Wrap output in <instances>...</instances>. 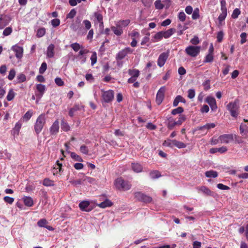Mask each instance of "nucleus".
Segmentation results:
<instances>
[{
	"label": "nucleus",
	"mask_w": 248,
	"mask_h": 248,
	"mask_svg": "<svg viewBox=\"0 0 248 248\" xmlns=\"http://www.w3.org/2000/svg\"><path fill=\"white\" fill-rule=\"evenodd\" d=\"M239 101L237 99L235 100L233 102H230L227 105V109L229 111L231 115L234 118H237L239 115V108L238 105Z\"/></svg>",
	"instance_id": "nucleus-1"
},
{
	"label": "nucleus",
	"mask_w": 248,
	"mask_h": 248,
	"mask_svg": "<svg viewBox=\"0 0 248 248\" xmlns=\"http://www.w3.org/2000/svg\"><path fill=\"white\" fill-rule=\"evenodd\" d=\"M45 123L46 118L45 115H40L37 118L34 124V130L37 135H38L41 132Z\"/></svg>",
	"instance_id": "nucleus-2"
},
{
	"label": "nucleus",
	"mask_w": 248,
	"mask_h": 248,
	"mask_svg": "<svg viewBox=\"0 0 248 248\" xmlns=\"http://www.w3.org/2000/svg\"><path fill=\"white\" fill-rule=\"evenodd\" d=\"M116 187L121 190H128L131 187V184L127 181H124L122 178L117 179L115 182Z\"/></svg>",
	"instance_id": "nucleus-3"
},
{
	"label": "nucleus",
	"mask_w": 248,
	"mask_h": 248,
	"mask_svg": "<svg viewBox=\"0 0 248 248\" xmlns=\"http://www.w3.org/2000/svg\"><path fill=\"white\" fill-rule=\"evenodd\" d=\"M102 99L103 101L105 103H110L114 99V92L111 90H109L107 91H104L102 90Z\"/></svg>",
	"instance_id": "nucleus-4"
},
{
	"label": "nucleus",
	"mask_w": 248,
	"mask_h": 248,
	"mask_svg": "<svg viewBox=\"0 0 248 248\" xmlns=\"http://www.w3.org/2000/svg\"><path fill=\"white\" fill-rule=\"evenodd\" d=\"M201 50L200 46H187L186 49V53L189 56L195 57L200 53Z\"/></svg>",
	"instance_id": "nucleus-5"
},
{
	"label": "nucleus",
	"mask_w": 248,
	"mask_h": 248,
	"mask_svg": "<svg viewBox=\"0 0 248 248\" xmlns=\"http://www.w3.org/2000/svg\"><path fill=\"white\" fill-rule=\"evenodd\" d=\"M135 198L140 202L145 203H150L152 201V198L141 192H136L134 193Z\"/></svg>",
	"instance_id": "nucleus-6"
},
{
	"label": "nucleus",
	"mask_w": 248,
	"mask_h": 248,
	"mask_svg": "<svg viewBox=\"0 0 248 248\" xmlns=\"http://www.w3.org/2000/svg\"><path fill=\"white\" fill-rule=\"evenodd\" d=\"M219 140H220V143L228 144L233 141V134H223L219 137Z\"/></svg>",
	"instance_id": "nucleus-7"
},
{
	"label": "nucleus",
	"mask_w": 248,
	"mask_h": 248,
	"mask_svg": "<svg viewBox=\"0 0 248 248\" xmlns=\"http://www.w3.org/2000/svg\"><path fill=\"white\" fill-rule=\"evenodd\" d=\"M166 88L164 86L161 87L158 91L156 96V103L158 105L161 104L164 98V93Z\"/></svg>",
	"instance_id": "nucleus-8"
},
{
	"label": "nucleus",
	"mask_w": 248,
	"mask_h": 248,
	"mask_svg": "<svg viewBox=\"0 0 248 248\" xmlns=\"http://www.w3.org/2000/svg\"><path fill=\"white\" fill-rule=\"evenodd\" d=\"M12 49L15 52L16 57L17 59H21L22 58L23 54V48L22 47L16 45L12 46Z\"/></svg>",
	"instance_id": "nucleus-9"
},
{
	"label": "nucleus",
	"mask_w": 248,
	"mask_h": 248,
	"mask_svg": "<svg viewBox=\"0 0 248 248\" xmlns=\"http://www.w3.org/2000/svg\"><path fill=\"white\" fill-rule=\"evenodd\" d=\"M169 54L167 53H162L159 56L157 60V65L160 67H162L165 63L168 58Z\"/></svg>",
	"instance_id": "nucleus-10"
},
{
	"label": "nucleus",
	"mask_w": 248,
	"mask_h": 248,
	"mask_svg": "<svg viewBox=\"0 0 248 248\" xmlns=\"http://www.w3.org/2000/svg\"><path fill=\"white\" fill-rule=\"evenodd\" d=\"M11 20V18L6 16L0 15V29H3L6 26Z\"/></svg>",
	"instance_id": "nucleus-11"
},
{
	"label": "nucleus",
	"mask_w": 248,
	"mask_h": 248,
	"mask_svg": "<svg viewBox=\"0 0 248 248\" xmlns=\"http://www.w3.org/2000/svg\"><path fill=\"white\" fill-rule=\"evenodd\" d=\"M78 206L80 209L83 211L90 212L92 210V208L90 206V202L87 201L80 202Z\"/></svg>",
	"instance_id": "nucleus-12"
},
{
	"label": "nucleus",
	"mask_w": 248,
	"mask_h": 248,
	"mask_svg": "<svg viewBox=\"0 0 248 248\" xmlns=\"http://www.w3.org/2000/svg\"><path fill=\"white\" fill-rule=\"evenodd\" d=\"M206 102L209 105L213 111L216 110L217 107L215 98L211 96H208L206 99Z\"/></svg>",
	"instance_id": "nucleus-13"
},
{
	"label": "nucleus",
	"mask_w": 248,
	"mask_h": 248,
	"mask_svg": "<svg viewBox=\"0 0 248 248\" xmlns=\"http://www.w3.org/2000/svg\"><path fill=\"white\" fill-rule=\"evenodd\" d=\"M59 130V122L58 120L55 121L50 128V132L51 135H56Z\"/></svg>",
	"instance_id": "nucleus-14"
},
{
	"label": "nucleus",
	"mask_w": 248,
	"mask_h": 248,
	"mask_svg": "<svg viewBox=\"0 0 248 248\" xmlns=\"http://www.w3.org/2000/svg\"><path fill=\"white\" fill-rule=\"evenodd\" d=\"M199 192H202L206 196H213L214 192L205 186H199L197 187Z\"/></svg>",
	"instance_id": "nucleus-15"
},
{
	"label": "nucleus",
	"mask_w": 248,
	"mask_h": 248,
	"mask_svg": "<svg viewBox=\"0 0 248 248\" xmlns=\"http://www.w3.org/2000/svg\"><path fill=\"white\" fill-rule=\"evenodd\" d=\"M36 90L38 92V93H36L35 94L36 96L39 98H41L46 90V87L45 85L41 84H38L36 85Z\"/></svg>",
	"instance_id": "nucleus-16"
},
{
	"label": "nucleus",
	"mask_w": 248,
	"mask_h": 248,
	"mask_svg": "<svg viewBox=\"0 0 248 248\" xmlns=\"http://www.w3.org/2000/svg\"><path fill=\"white\" fill-rule=\"evenodd\" d=\"M130 22L129 19L120 20L116 22L115 25L118 28L122 29L127 26Z\"/></svg>",
	"instance_id": "nucleus-17"
},
{
	"label": "nucleus",
	"mask_w": 248,
	"mask_h": 248,
	"mask_svg": "<svg viewBox=\"0 0 248 248\" xmlns=\"http://www.w3.org/2000/svg\"><path fill=\"white\" fill-rule=\"evenodd\" d=\"M227 151V148L225 146H222L220 148H212L210 149L211 154H215L219 152L221 154L225 153Z\"/></svg>",
	"instance_id": "nucleus-18"
},
{
	"label": "nucleus",
	"mask_w": 248,
	"mask_h": 248,
	"mask_svg": "<svg viewBox=\"0 0 248 248\" xmlns=\"http://www.w3.org/2000/svg\"><path fill=\"white\" fill-rule=\"evenodd\" d=\"M113 205L112 202L108 199H106L104 202L100 203L97 204V206L102 208H105L106 207H110Z\"/></svg>",
	"instance_id": "nucleus-19"
},
{
	"label": "nucleus",
	"mask_w": 248,
	"mask_h": 248,
	"mask_svg": "<svg viewBox=\"0 0 248 248\" xmlns=\"http://www.w3.org/2000/svg\"><path fill=\"white\" fill-rule=\"evenodd\" d=\"M132 170L137 173L140 172L142 170V166L139 163H133L131 164Z\"/></svg>",
	"instance_id": "nucleus-20"
},
{
	"label": "nucleus",
	"mask_w": 248,
	"mask_h": 248,
	"mask_svg": "<svg viewBox=\"0 0 248 248\" xmlns=\"http://www.w3.org/2000/svg\"><path fill=\"white\" fill-rule=\"evenodd\" d=\"M24 203L25 205L28 207H31L33 205L32 199L29 196H24L23 198Z\"/></svg>",
	"instance_id": "nucleus-21"
},
{
	"label": "nucleus",
	"mask_w": 248,
	"mask_h": 248,
	"mask_svg": "<svg viewBox=\"0 0 248 248\" xmlns=\"http://www.w3.org/2000/svg\"><path fill=\"white\" fill-rule=\"evenodd\" d=\"M179 102H182L184 103H186V101L184 98L181 95H177L174 99L173 102V106L176 107L178 106Z\"/></svg>",
	"instance_id": "nucleus-22"
},
{
	"label": "nucleus",
	"mask_w": 248,
	"mask_h": 248,
	"mask_svg": "<svg viewBox=\"0 0 248 248\" xmlns=\"http://www.w3.org/2000/svg\"><path fill=\"white\" fill-rule=\"evenodd\" d=\"M175 31V29L173 28H171L169 30H168L166 31H162L163 36L165 38H168L170 37L171 35H172Z\"/></svg>",
	"instance_id": "nucleus-23"
},
{
	"label": "nucleus",
	"mask_w": 248,
	"mask_h": 248,
	"mask_svg": "<svg viewBox=\"0 0 248 248\" xmlns=\"http://www.w3.org/2000/svg\"><path fill=\"white\" fill-rule=\"evenodd\" d=\"M54 45L50 44L47 47V56L48 58H53L54 55Z\"/></svg>",
	"instance_id": "nucleus-24"
},
{
	"label": "nucleus",
	"mask_w": 248,
	"mask_h": 248,
	"mask_svg": "<svg viewBox=\"0 0 248 248\" xmlns=\"http://www.w3.org/2000/svg\"><path fill=\"white\" fill-rule=\"evenodd\" d=\"M93 16L95 18V20H94V21L95 23L96 22L98 23L99 21H101L103 20V15H102L100 12L97 11L94 12L93 13Z\"/></svg>",
	"instance_id": "nucleus-25"
},
{
	"label": "nucleus",
	"mask_w": 248,
	"mask_h": 248,
	"mask_svg": "<svg viewBox=\"0 0 248 248\" xmlns=\"http://www.w3.org/2000/svg\"><path fill=\"white\" fill-rule=\"evenodd\" d=\"M111 29L117 36H120L124 32L123 29L118 28L117 26H112Z\"/></svg>",
	"instance_id": "nucleus-26"
},
{
	"label": "nucleus",
	"mask_w": 248,
	"mask_h": 248,
	"mask_svg": "<svg viewBox=\"0 0 248 248\" xmlns=\"http://www.w3.org/2000/svg\"><path fill=\"white\" fill-rule=\"evenodd\" d=\"M172 145L175 146V147L181 149L186 148V145L185 143L183 142L177 141L175 140H172Z\"/></svg>",
	"instance_id": "nucleus-27"
},
{
	"label": "nucleus",
	"mask_w": 248,
	"mask_h": 248,
	"mask_svg": "<svg viewBox=\"0 0 248 248\" xmlns=\"http://www.w3.org/2000/svg\"><path fill=\"white\" fill-rule=\"evenodd\" d=\"M176 125H178L177 124V122L175 121H174L173 118H170L168 119L167 127L169 129H172L174 128V127H175Z\"/></svg>",
	"instance_id": "nucleus-28"
},
{
	"label": "nucleus",
	"mask_w": 248,
	"mask_h": 248,
	"mask_svg": "<svg viewBox=\"0 0 248 248\" xmlns=\"http://www.w3.org/2000/svg\"><path fill=\"white\" fill-rule=\"evenodd\" d=\"M240 132L241 134L247 135L248 134V125L246 124H241L240 126Z\"/></svg>",
	"instance_id": "nucleus-29"
},
{
	"label": "nucleus",
	"mask_w": 248,
	"mask_h": 248,
	"mask_svg": "<svg viewBox=\"0 0 248 248\" xmlns=\"http://www.w3.org/2000/svg\"><path fill=\"white\" fill-rule=\"evenodd\" d=\"M128 73L131 77H134L136 78H138L140 74V71L136 69H129Z\"/></svg>",
	"instance_id": "nucleus-30"
},
{
	"label": "nucleus",
	"mask_w": 248,
	"mask_h": 248,
	"mask_svg": "<svg viewBox=\"0 0 248 248\" xmlns=\"http://www.w3.org/2000/svg\"><path fill=\"white\" fill-rule=\"evenodd\" d=\"M79 110V106L78 105H75L74 107L70 108L69 110L68 114L70 117H72L74 116L75 112Z\"/></svg>",
	"instance_id": "nucleus-31"
},
{
	"label": "nucleus",
	"mask_w": 248,
	"mask_h": 248,
	"mask_svg": "<svg viewBox=\"0 0 248 248\" xmlns=\"http://www.w3.org/2000/svg\"><path fill=\"white\" fill-rule=\"evenodd\" d=\"M205 174L207 177L209 178H216L218 176L217 172L213 170L206 171Z\"/></svg>",
	"instance_id": "nucleus-32"
},
{
	"label": "nucleus",
	"mask_w": 248,
	"mask_h": 248,
	"mask_svg": "<svg viewBox=\"0 0 248 248\" xmlns=\"http://www.w3.org/2000/svg\"><path fill=\"white\" fill-rule=\"evenodd\" d=\"M70 156L71 158L75 161L83 162V159L79 155L74 152H71Z\"/></svg>",
	"instance_id": "nucleus-33"
},
{
	"label": "nucleus",
	"mask_w": 248,
	"mask_h": 248,
	"mask_svg": "<svg viewBox=\"0 0 248 248\" xmlns=\"http://www.w3.org/2000/svg\"><path fill=\"white\" fill-rule=\"evenodd\" d=\"M227 15V11H221V13L219 15L218 20L219 24H221L222 22L223 21Z\"/></svg>",
	"instance_id": "nucleus-34"
},
{
	"label": "nucleus",
	"mask_w": 248,
	"mask_h": 248,
	"mask_svg": "<svg viewBox=\"0 0 248 248\" xmlns=\"http://www.w3.org/2000/svg\"><path fill=\"white\" fill-rule=\"evenodd\" d=\"M61 128L64 131H68L70 130V127L68 124L64 120H62L61 122Z\"/></svg>",
	"instance_id": "nucleus-35"
},
{
	"label": "nucleus",
	"mask_w": 248,
	"mask_h": 248,
	"mask_svg": "<svg viewBox=\"0 0 248 248\" xmlns=\"http://www.w3.org/2000/svg\"><path fill=\"white\" fill-rule=\"evenodd\" d=\"M16 95V93L14 92L13 89H10L8 93V94L6 96V99L7 101H10L12 100Z\"/></svg>",
	"instance_id": "nucleus-36"
},
{
	"label": "nucleus",
	"mask_w": 248,
	"mask_h": 248,
	"mask_svg": "<svg viewBox=\"0 0 248 248\" xmlns=\"http://www.w3.org/2000/svg\"><path fill=\"white\" fill-rule=\"evenodd\" d=\"M150 176L151 178L154 179L160 177L161 174L158 170H153L150 172Z\"/></svg>",
	"instance_id": "nucleus-37"
},
{
	"label": "nucleus",
	"mask_w": 248,
	"mask_h": 248,
	"mask_svg": "<svg viewBox=\"0 0 248 248\" xmlns=\"http://www.w3.org/2000/svg\"><path fill=\"white\" fill-rule=\"evenodd\" d=\"M70 46L76 52L78 51L80 48H83L82 46H80L79 44L78 43H74L71 44Z\"/></svg>",
	"instance_id": "nucleus-38"
},
{
	"label": "nucleus",
	"mask_w": 248,
	"mask_h": 248,
	"mask_svg": "<svg viewBox=\"0 0 248 248\" xmlns=\"http://www.w3.org/2000/svg\"><path fill=\"white\" fill-rule=\"evenodd\" d=\"M62 163L60 162V161L58 160L56 162V164L55 167H54V169L58 170V171H56V173L58 172H62L63 171V170L62 169Z\"/></svg>",
	"instance_id": "nucleus-39"
},
{
	"label": "nucleus",
	"mask_w": 248,
	"mask_h": 248,
	"mask_svg": "<svg viewBox=\"0 0 248 248\" xmlns=\"http://www.w3.org/2000/svg\"><path fill=\"white\" fill-rule=\"evenodd\" d=\"M127 55L124 50L122 49L116 55L117 60H122Z\"/></svg>",
	"instance_id": "nucleus-40"
},
{
	"label": "nucleus",
	"mask_w": 248,
	"mask_h": 248,
	"mask_svg": "<svg viewBox=\"0 0 248 248\" xmlns=\"http://www.w3.org/2000/svg\"><path fill=\"white\" fill-rule=\"evenodd\" d=\"M184 111V108L181 107H179L173 109L171 111V114L173 115H175L178 114H181Z\"/></svg>",
	"instance_id": "nucleus-41"
},
{
	"label": "nucleus",
	"mask_w": 248,
	"mask_h": 248,
	"mask_svg": "<svg viewBox=\"0 0 248 248\" xmlns=\"http://www.w3.org/2000/svg\"><path fill=\"white\" fill-rule=\"evenodd\" d=\"M16 80L18 83L23 82L26 80V77L24 74H20L17 76Z\"/></svg>",
	"instance_id": "nucleus-42"
},
{
	"label": "nucleus",
	"mask_w": 248,
	"mask_h": 248,
	"mask_svg": "<svg viewBox=\"0 0 248 248\" xmlns=\"http://www.w3.org/2000/svg\"><path fill=\"white\" fill-rule=\"evenodd\" d=\"M43 185L46 186H53L54 182L49 178H45L43 181Z\"/></svg>",
	"instance_id": "nucleus-43"
},
{
	"label": "nucleus",
	"mask_w": 248,
	"mask_h": 248,
	"mask_svg": "<svg viewBox=\"0 0 248 248\" xmlns=\"http://www.w3.org/2000/svg\"><path fill=\"white\" fill-rule=\"evenodd\" d=\"M46 33V29L44 28L39 29L37 31L36 36L38 37L43 36Z\"/></svg>",
	"instance_id": "nucleus-44"
},
{
	"label": "nucleus",
	"mask_w": 248,
	"mask_h": 248,
	"mask_svg": "<svg viewBox=\"0 0 248 248\" xmlns=\"http://www.w3.org/2000/svg\"><path fill=\"white\" fill-rule=\"evenodd\" d=\"M200 17L199 9L197 8H196L192 15V18L193 19H197Z\"/></svg>",
	"instance_id": "nucleus-45"
},
{
	"label": "nucleus",
	"mask_w": 248,
	"mask_h": 248,
	"mask_svg": "<svg viewBox=\"0 0 248 248\" xmlns=\"http://www.w3.org/2000/svg\"><path fill=\"white\" fill-rule=\"evenodd\" d=\"M155 8L158 10L162 9L164 5L161 3V1L160 0H157L155 2Z\"/></svg>",
	"instance_id": "nucleus-46"
},
{
	"label": "nucleus",
	"mask_w": 248,
	"mask_h": 248,
	"mask_svg": "<svg viewBox=\"0 0 248 248\" xmlns=\"http://www.w3.org/2000/svg\"><path fill=\"white\" fill-rule=\"evenodd\" d=\"M214 59V56L213 54H207L205 57V59L204 60V62H212Z\"/></svg>",
	"instance_id": "nucleus-47"
},
{
	"label": "nucleus",
	"mask_w": 248,
	"mask_h": 248,
	"mask_svg": "<svg viewBox=\"0 0 248 248\" xmlns=\"http://www.w3.org/2000/svg\"><path fill=\"white\" fill-rule=\"evenodd\" d=\"M241 11L239 9L235 8L232 12V17L233 19H236L238 17V16L240 14Z\"/></svg>",
	"instance_id": "nucleus-48"
},
{
	"label": "nucleus",
	"mask_w": 248,
	"mask_h": 248,
	"mask_svg": "<svg viewBox=\"0 0 248 248\" xmlns=\"http://www.w3.org/2000/svg\"><path fill=\"white\" fill-rule=\"evenodd\" d=\"M47 68V64L46 62H43L41 67L39 68V73L41 74H43L44 73V72L46 71Z\"/></svg>",
	"instance_id": "nucleus-49"
},
{
	"label": "nucleus",
	"mask_w": 248,
	"mask_h": 248,
	"mask_svg": "<svg viewBox=\"0 0 248 248\" xmlns=\"http://www.w3.org/2000/svg\"><path fill=\"white\" fill-rule=\"evenodd\" d=\"M163 34L162 31H159L157 32L154 36V39H155L154 42H156L161 40L163 38Z\"/></svg>",
	"instance_id": "nucleus-50"
},
{
	"label": "nucleus",
	"mask_w": 248,
	"mask_h": 248,
	"mask_svg": "<svg viewBox=\"0 0 248 248\" xmlns=\"http://www.w3.org/2000/svg\"><path fill=\"white\" fill-rule=\"evenodd\" d=\"M80 151L83 154L88 155L89 153V149L87 146L82 145L80 147Z\"/></svg>",
	"instance_id": "nucleus-51"
},
{
	"label": "nucleus",
	"mask_w": 248,
	"mask_h": 248,
	"mask_svg": "<svg viewBox=\"0 0 248 248\" xmlns=\"http://www.w3.org/2000/svg\"><path fill=\"white\" fill-rule=\"evenodd\" d=\"M91 64L93 65L97 62V53L96 52H93L91 57Z\"/></svg>",
	"instance_id": "nucleus-52"
},
{
	"label": "nucleus",
	"mask_w": 248,
	"mask_h": 248,
	"mask_svg": "<svg viewBox=\"0 0 248 248\" xmlns=\"http://www.w3.org/2000/svg\"><path fill=\"white\" fill-rule=\"evenodd\" d=\"M186 120V117L185 115H180L179 120L177 121H176L177 122V124L178 125H181L182 124L185 122Z\"/></svg>",
	"instance_id": "nucleus-53"
},
{
	"label": "nucleus",
	"mask_w": 248,
	"mask_h": 248,
	"mask_svg": "<svg viewBox=\"0 0 248 248\" xmlns=\"http://www.w3.org/2000/svg\"><path fill=\"white\" fill-rule=\"evenodd\" d=\"M204 90L207 91L210 89V80L209 79L206 80L202 84Z\"/></svg>",
	"instance_id": "nucleus-54"
},
{
	"label": "nucleus",
	"mask_w": 248,
	"mask_h": 248,
	"mask_svg": "<svg viewBox=\"0 0 248 248\" xmlns=\"http://www.w3.org/2000/svg\"><path fill=\"white\" fill-rule=\"evenodd\" d=\"M83 181L90 184H93L95 182V179L88 176H85L83 178Z\"/></svg>",
	"instance_id": "nucleus-55"
},
{
	"label": "nucleus",
	"mask_w": 248,
	"mask_h": 248,
	"mask_svg": "<svg viewBox=\"0 0 248 248\" xmlns=\"http://www.w3.org/2000/svg\"><path fill=\"white\" fill-rule=\"evenodd\" d=\"M47 223V222L46 219H41L37 222L38 226L40 227H45Z\"/></svg>",
	"instance_id": "nucleus-56"
},
{
	"label": "nucleus",
	"mask_w": 248,
	"mask_h": 248,
	"mask_svg": "<svg viewBox=\"0 0 248 248\" xmlns=\"http://www.w3.org/2000/svg\"><path fill=\"white\" fill-rule=\"evenodd\" d=\"M83 179H78V180H71L70 181V183L73 185L74 186H77L78 185H81L83 182Z\"/></svg>",
	"instance_id": "nucleus-57"
},
{
	"label": "nucleus",
	"mask_w": 248,
	"mask_h": 248,
	"mask_svg": "<svg viewBox=\"0 0 248 248\" xmlns=\"http://www.w3.org/2000/svg\"><path fill=\"white\" fill-rule=\"evenodd\" d=\"M32 115V111L31 110H29L24 114L23 119L27 121L31 117Z\"/></svg>",
	"instance_id": "nucleus-58"
},
{
	"label": "nucleus",
	"mask_w": 248,
	"mask_h": 248,
	"mask_svg": "<svg viewBox=\"0 0 248 248\" xmlns=\"http://www.w3.org/2000/svg\"><path fill=\"white\" fill-rule=\"evenodd\" d=\"M16 76V71L14 69H11L8 76V78L10 80H12L14 79Z\"/></svg>",
	"instance_id": "nucleus-59"
},
{
	"label": "nucleus",
	"mask_w": 248,
	"mask_h": 248,
	"mask_svg": "<svg viewBox=\"0 0 248 248\" xmlns=\"http://www.w3.org/2000/svg\"><path fill=\"white\" fill-rule=\"evenodd\" d=\"M12 32V28L10 27H8L6 28L3 31V34L4 36H8L10 35Z\"/></svg>",
	"instance_id": "nucleus-60"
},
{
	"label": "nucleus",
	"mask_w": 248,
	"mask_h": 248,
	"mask_svg": "<svg viewBox=\"0 0 248 248\" xmlns=\"http://www.w3.org/2000/svg\"><path fill=\"white\" fill-rule=\"evenodd\" d=\"M76 10L73 9L66 15V18H73L76 16Z\"/></svg>",
	"instance_id": "nucleus-61"
},
{
	"label": "nucleus",
	"mask_w": 248,
	"mask_h": 248,
	"mask_svg": "<svg viewBox=\"0 0 248 248\" xmlns=\"http://www.w3.org/2000/svg\"><path fill=\"white\" fill-rule=\"evenodd\" d=\"M195 92L194 89H189L188 91L187 97L190 99H192L195 97Z\"/></svg>",
	"instance_id": "nucleus-62"
},
{
	"label": "nucleus",
	"mask_w": 248,
	"mask_h": 248,
	"mask_svg": "<svg viewBox=\"0 0 248 248\" xmlns=\"http://www.w3.org/2000/svg\"><path fill=\"white\" fill-rule=\"evenodd\" d=\"M3 200L5 202L10 204H12L14 201V199L13 198L10 197L9 196L4 197Z\"/></svg>",
	"instance_id": "nucleus-63"
},
{
	"label": "nucleus",
	"mask_w": 248,
	"mask_h": 248,
	"mask_svg": "<svg viewBox=\"0 0 248 248\" xmlns=\"http://www.w3.org/2000/svg\"><path fill=\"white\" fill-rule=\"evenodd\" d=\"M186 15L184 12H180L178 14V18L182 21L184 22L186 20Z\"/></svg>",
	"instance_id": "nucleus-64"
}]
</instances>
